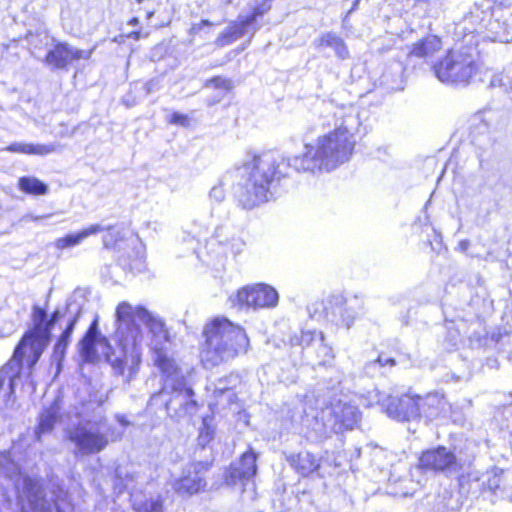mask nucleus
Masks as SVG:
<instances>
[{"label": "nucleus", "mask_w": 512, "mask_h": 512, "mask_svg": "<svg viewBox=\"0 0 512 512\" xmlns=\"http://www.w3.org/2000/svg\"><path fill=\"white\" fill-rule=\"evenodd\" d=\"M339 411L334 412L336 423L343 428H352L358 419V410L350 403H339Z\"/></svg>", "instance_id": "nucleus-29"}, {"label": "nucleus", "mask_w": 512, "mask_h": 512, "mask_svg": "<svg viewBox=\"0 0 512 512\" xmlns=\"http://www.w3.org/2000/svg\"><path fill=\"white\" fill-rule=\"evenodd\" d=\"M97 319H94L91 324L89 325L88 329L86 330L85 334L86 336H89V337H95L97 338L98 336V328H97Z\"/></svg>", "instance_id": "nucleus-43"}, {"label": "nucleus", "mask_w": 512, "mask_h": 512, "mask_svg": "<svg viewBox=\"0 0 512 512\" xmlns=\"http://www.w3.org/2000/svg\"><path fill=\"white\" fill-rule=\"evenodd\" d=\"M114 431V428H110L104 433L85 424H77L70 431L68 438L81 454L92 455L104 450L110 441L119 439V435H115Z\"/></svg>", "instance_id": "nucleus-11"}, {"label": "nucleus", "mask_w": 512, "mask_h": 512, "mask_svg": "<svg viewBox=\"0 0 512 512\" xmlns=\"http://www.w3.org/2000/svg\"><path fill=\"white\" fill-rule=\"evenodd\" d=\"M134 512H164V500L161 496L144 497L133 503Z\"/></svg>", "instance_id": "nucleus-31"}, {"label": "nucleus", "mask_w": 512, "mask_h": 512, "mask_svg": "<svg viewBox=\"0 0 512 512\" xmlns=\"http://www.w3.org/2000/svg\"><path fill=\"white\" fill-rule=\"evenodd\" d=\"M447 49L432 64V71L441 82L451 85H468L481 72V63L473 49Z\"/></svg>", "instance_id": "nucleus-5"}, {"label": "nucleus", "mask_w": 512, "mask_h": 512, "mask_svg": "<svg viewBox=\"0 0 512 512\" xmlns=\"http://www.w3.org/2000/svg\"><path fill=\"white\" fill-rule=\"evenodd\" d=\"M317 46L333 48L336 56L339 59L344 60V59L349 58V50H348L346 43L344 42V40L341 37L337 36L334 33L328 32V33L321 35L317 39Z\"/></svg>", "instance_id": "nucleus-25"}, {"label": "nucleus", "mask_w": 512, "mask_h": 512, "mask_svg": "<svg viewBox=\"0 0 512 512\" xmlns=\"http://www.w3.org/2000/svg\"><path fill=\"white\" fill-rule=\"evenodd\" d=\"M154 352L156 357L154 364L159 370L164 380H174L176 383L172 387L174 391L184 392L185 396L189 398V401L185 404V407L198 408L199 403L193 399L194 391L190 386H186V379L181 374V368L178 366L176 361L168 356L162 348H155Z\"/></svg>", "instance_id": "nucleus-12"}, {"label": "nucleus", "mask_w": 512, "mask_h": 512, "mask_svg": "<svg viewBox=\"0 0 512 512\" xmlns=\"http://www.w3.org/2000/svg\"><path fill=\"white\" fill-rule=\"evenodd\" d=\"M77 321L78 316H73L54 343L53 355L58 357L59 359H62L66 353L67 347L70 344L71 337L77 324Z\"/></svg>", "instance_id": "nucleus-27"}, {"label": "nucleus", "mask_w": 512, "mask_h": 512, "mask_svg": "<svg viewBox=\"0 0 512 512\" xmlns=\"http://www.w3.org/2000/svg\"><path fill=\"white\" fill-rule=\"evenodd\" d=\"M233 307L263 309L275 307L279 296L277 291L270 285L256 283L239 288L229 298Z\"/></svg>", "instance_id": "nucleus-9"}, {"label": "nucleus", "mask_w": 512, "mask_h": 512, "mask_svg": "<svg viewBox=\"0 0 512 512\" xmlns=\"http://www.w3.org/2000/svg\"><path fill=\"white\" fill-rule=\"evenodd\" d=\"M97 319H94L91 324L89 325L88 329L86 330L85 334L86 336H89V337H95L97 338L98 336V328H97Z\"/></svg>", "instance_id": "nucleus-44"}, {"label": "nucleus", "mask_w": 512, "mask_h": 512, "mask_svg": "<svg viewBox=\"0 0 512 512\" xmlns=\"http://www.w3.org/2000/svg\"><path fill=\"white\" fill-rule=\"evenodd\" d=\"M198 345L200 365L214 369L244 356L251 348L246 329L225 316H215L204 324Z\"/></svg>", "instance_id": "nucleus-1"}, {"label": "nucleus", "mask_w": 512, "mask_h": 512, "mask_svg": "<svg viewBox=\"0 0 512 512\" xmlns=\"http://www.w3.org/2000/svg\"><path fill=\"white\" fill-rule=\"evenodd\" d=\"M499 481H500V479L497 476H494L492 479H489L488 480V488L492 492H495L497 489L500 488Z\"/></svg>", "instance_id": "nucleus-45"}, {"label": "nucleus", "mask_w": 512, "mask_h": 512, "mask_svg": "<svg viewBox=\"0 0 512 512\" xmlns=\"http://www.w3.org/2000/svg\"><path fill=\"white\" fill-rule=\"evenodd\" d=\"M153 14H154L153 11L147 12V15H146L147 19H150L153 16Z\"/></svg>", "instance_id": "nucleus-47"}, {"label": "nucleus", "mask_w": 512, "mask_h": 512, "mask_svg": "<svg viewBox=\"0 0 512 512\" xmlns=\"http://www.w3.org/2000/svg\"><path fill=\"white\" fill-rule=\"evenodd\" d=\"M416 469L423 474H449L463 470L457 455L444 445L423 449L417 456Z\"/></svg>", "instance_id": "nucleus-8"}, {"label": "nucleus", "mask_w": 512, "mask_h": 512, "mask_svg": "<svg viewBox=\"0 0 512 512\" xmlns=\"http://www.w3.org/2000/svg\"><path fill=\"white\" fill-rule=\"evenodd\" d=\"M101 232H105L102 237L103 248L106 250H116L123 240L121 233L116 231L113 225L103 227Z\"/></svg>", "instance_id": "nucleus-32"}, {"label": "nucleus", "mask_w": 512, "mask_h": 512, "mask_svg": "<svg viewBox=\"0 0 512 512\" xmlns=\"http://www.w3.org/2000/svg\"><path fill=\"white\" fill-rule=\"evenodd\" d=\"M279 162L266 154H252L238 170H243L244 180L234 186L233 197L242 209H253L268 200L270 189L284 176Z\"/></svg>", "instance_id": "nucleus-2"}, {"label": "nucleus", "mask_w": 512, "mask_h": 512, "mask_svg": "<svg viewBox=\"0 0 512 512\" xmlns=\"http://www.w3.org/2000/svg\"><path fill=\"white\" fill-rule=\"evenodd\" d=\"M308 357L314 359L317 365L326 367L333 363L335 353L333 347L325 341V336L323 335Z\"/></svg>", "instance_id": "nucleus-26"}, {"label": "nucleus", "mask_w": 512, "mask_h": 512, "mask_svg": "<svg viewBox=\"0 0 512 512\" xmlns=\"http://www.w3.org/2000/svg\"><path fill=\"white\" fill-rule=\"evenodd\" d=\"M204 86L212 88L214 90H220L226 93H230L234 88V83L230 78L216 75L204 82Z\"/></svg>", "instance_id": "nucleus-33"}, {"label": "nucleus", "mask_w": 512, "mask_h": 512, "mask_svg": "<svg viewBox=\"0 0 512 512\" xmlns=\"http://www.w3.org/2000/svg\"><path fill=\"white\" fill-rule=\"evenodd\" d=\"M19 189L30 195H45L48 192L47 185L36 177L23 176L18 181Z\"/></svg>", "instance_id": "nucleus-30"}, {"label": "nucleus", "mask_w": 512, "mask_h": 512, "mask_svg": "<svg viewBox=\"0 0 512 512\" xmlns=\"http://www.w3.org/2000/svg\"><path fill=\"white\" fill-rule=\"evenodd\" d=\"M346 299L343 295H332L327 300V306L325 307V310H331L334 312L335 308H341L342 306H345Z\"/></svg>", "instance_id": "nucleus-38"}, {"label": "nucleus", "mask_w": 512, "mask_h": 512, "mask_svg": "<svg viewBox=\"0 0 512 512\" xmlns=\"http://www.w3.org/2000/svg\"><path fill=\"white\" fill-rule=\"evenodd\" d=\"M137 316L140 317L146 325L148 332L153 339L161 342H171L172 337L163 319L151 314L144 306H136Z\"/></svg>", "instance_id": "nucleus-18"}, {"label": "nucleus", "mask_w": 512, "mask_h": 512, "mask_svg": "<svg viewBox=\"0 0 512 512\" xmlns=\"http://www.w3.org/2000/svg\"><path fill=\"white\" fill-rule=\"evenodd\" d=\"M214 433V429L211 425L207 424L205 420L203 421V425L200 430L199 437L204 438L206 442H209L212 439Z\"/></svg>", "instance_id": "nucleus-41"}, {"label": "nucleus", "mask_w": 512, "mask_h": 512, "mask_svg": "<svg viewBox=\"0 0 512 512\" xmlns=\"http://www.w3.org/2000/svg\"><path fill=\"white\" fill-rule=\"evenodd\" d=\"M103 230V227L99 224H91L84 227L76 233H68L63 237L57 238L54 241V246L57 250L63 251L65 249L73 248L80 245L84 239L91 235H96Z\"/></svg>", "instance_id": "nucleus-20"}, {"label": "nucleus", "mask_w": 512, "mask_h": 512, "mask_svg": "<svg viewBox=\"0 0 512 512\" xmlns=\"http://www.w3.org/2000/svg\"><path fill=\"white\" fill-rule=\"evenodd\" d=\"M322 336V331L302 329L290 337L289 344L292 347H300L309 356Z\"/></svg>", "instance_id": "nucleus-23"}, {"label": "nucleus", "mask_w": 512, "mask_h": 512, "mask_svg": "<svg viewBox=\"0 0 512 512\" xmlns=\"http://www.w3.org/2000/svg\"><path fill=\"white\" fill-rule=\"evenodd\" d=\"M96 339L95 337L83 335L79 341L80 351L83 356L88 357L94 352Z\"/></svg>", "instance_id": "nucleus-36"}, {"label": "nucleus", "mask_w": 512, "mask_h": 512, "mask_svg": "<svg viewBox=\"0 0 512 512\" xmlns=\"http://www.w3.org/2000/svg\"><path fill=\"white\" fill-rule=\"evenodd\" d=\"M30 349L27 347L25 348V354L21 359H16L14 357V353L12 354L10 360L7 362V366H10L11 364H15L18 369H21L23 365H26L27 368L32 371L37 363L31 364V357H30Z\"/></svg>", "instance_id": "nucleus-35"}, {"label": "nucleus", "mask_w": 512, "mask_h": 512, "mask_svg": "<svg viewBox=\"0 0 512 512\" xmlns=\"http://www.w3.org/2000/svg\"><path fill=\"white\" fill-rule=\"evenodd\" d=\"M445 406L444 395L436 392L417 394V420L424 418L428 422L433 421L444 414Z\"/></svg>", "instance_id": "nucleus-16"}, {"label": "nucleus", "mask_w": 512, "mask_h": 512, "mask_svg": "<svg viewBox=\"0 0 512 512\" xmlns=\"http://www.w3.org/2000/svg\"><path fill=\"white\" fill-rule=\"evenodd\" d=\"M443 48L442 38L435 34H427L414 42L407 53V58H419L429 61Z\"/></svg>", "instance_id": "nucleus-17"}, {"label": "nucleus", "mask_w": 512, "mask_h": 512, "mask_svg": "<svg viewBox=\"0 0 512 512\" xmlns=\"http://www.w3.org/2000/svg\"><path fill=\"white\" fill-rule=\"evenodd\" d=\"M206 482L202 477L184 475L173 483V490L180 496H193L205 490Z\"/></svg>", "instance_id": "nucleus-22"}, {"label": "nucleus", "mask_w": 512, "mask_h": 512, "mask_svg": "<svg viewBox=\"0 0 512 512\" xmlns=\"http://www.w3.org/2000/svg\"><path fill=\"white\" fill-rule=\"evenodd\" d=\"M47 318L46 310L39 306L32 308V327L24 332L14 348V357L21 359L25 354V348L30 349L31 364L37 363L45 350L42 341V329Z\"/></svg>", "instance_id": "nucleus-10"}, {"label": "nucleus", "mask_w": 512, "mask_h": 512, "mask_svg": "<svg viewBox=\"0 0 512 512\" xmlns=\"http://www.w3.org/2000/svg\"><path fill=\"white\" fill-rule=\"evenodd\" d=\"M356 141L347 127L339 126L319 136L316 148L305 145V152L294 160L301 163L298 170L331 172L348 162L355 152Z\"/></svg>", "instance_id": "nucleus-3"}, {"label": "nucleus", "mask_w": 512, "mask_h": 512, "mask_svg": "<svg viewBox=\"0 0 512 512\" xmlns=\"http://www.w3.org/2000/svg\"><path fill=\"white\" fill-rule=\"evenodd\" d=\"M142 328L132 325L123 336L116 338V345L120 349L121 357H112L106 354V360L118 375L126 372L130 377L136 375L141 365Z\"/></svg>", "instance_id": "nucleus-6"}, {"label": "nucleus", "mask_w": 512, "mask_h": 512, "mask_svg": "<svg viewBox=\"0 0 512 512\" xmlns=\"http://www.w3.org/2000/svg\"><path fill=\"white\" fill-rule=\"evenodd\" d=\"M148 36H149V32L143 31L142 29H140V30L131 31V32L125 34L123 37L127 38V39H133L135 41H138V40H140L142 38H146Z\"/></svg>", "instance_id": "nucleus-42"}, {"label": "nucleus", "mask_w": 512, "mask_h": 512, "mask_svg": "<svg viewBox=\"0 0 512 512\" xmlns=\"http://www.w3.org/2000/svg\"><path fill=\"white\" fill-rule=\"evenodd\" d=\"M60 312L58 310H55L51 313L50 318L45 322L43 329H42V341L43 344H45V348L47 347L50 339H51V331L53 324L59 319Z\"/></svg>", "instance_id": "nucleus-34"}, {"label": "nucleus", "mask_w": 512, "mask_h": 512, "mask_svg": "<svg viewBox=\"0 0 512 512\" xmlns=\"http://www.w3.org/2000/svg\"><path fill=\"white\" fill-rule=\"evenodd\" d=\"M136 315V307L133 308L130 303L126 301H121L118 303L115 309V318L116 322L118 323L116 329V338L118 336H123L128 331V328H130L132 325H136L141 328V325L135 320Z\"/></svg>", "instance_id": "nucleus-21"}, {"label": "nucleus", "mask_w": 512, "mask_h": 512, "mask_svg": "<svg viewBox=\"0 0 512 512\" xmlns=\"http://www.w3.org/2000/svg\"><path fill=\"white\" fill-rule=\"evenodd\" d=\"M59 415L55 407L45 408L39 415L38 423L35 429L37 439H40L43 434L51 432L57 421Z\"/></svg>", "instance_id": "nucleus-28"}, {"label": "nucleus", "mask_w": 512, "mask_h": 512, "mask_svg": "<svg viewBox=\"0 0 512 512\" xmlns=\"http://www.w3.org/2000/svg\"><path fill=\"white\" fill-rule=\"evenodd\" d=\"M213 23L207 19H202L198 23H194L189 28V35L192 37L199 36L204 28L212 27Z\"/></svg>", "instance_id": "nucleus-39"}, {"label": "nucleus", "mask_w": 512, "mask_h": 512, "mask_svg": "<svg viewBox=\"0 0 512 512\" xmlns=\"http://www.w3.org/2000/svg\"><path fill=\"white\" fill-rule=\"evenodd\" d=\"M385 413L399 422L417 420V394L407 391L401 395H388L383 403Z\"/></svg>", "instance_id": "nucleus-13"}, {"label": "nucleus", "mask_w": 512, "mask_h": 512, "mask_svg": "<svg viewBox=\"0 0 512 512\" xmlns=\"http://www.w3.org/2000/svg\"><path fill=\"white\" fill-rule=\"evenodd\" d=\"M91 50L73 49L66 42H57L44 56V63L53 69L67 70L68 67L81 59H89Z\"/></svg>", "instance_id": "nucleus-14"}, {"label": "nucleus", "mask_w": 512, "mask_h": 512, "mask_svg": "<svg viewBox=\"0 0 512 512\" xmlns=\"http://www.w3.org/2000/svg\"><path fill=\"white\" fill-rule=\"evenodd\" d=\"M167 122L170 125L187 127L190 124V118L186 114L175 111L169 115Z\"/></svg>", "instance_id": "nucleus-37"}, {"label": "nucleus", "mask_w": 512, "mask_h": 512, "mask_svg": "<svg viewBox=\"0 0 512 512\" xmlns=\"http://www.w3.org/2000/svg\"><path fill=\"white\" fill-rule=\"evenodd\" d=\"M375 363H377L380 367H394L396 365V360L393 357H388L385 354L380 353L375 359Z\"/></svg>", "instance_id": "nucleus-40"}, {"label": "nucleus", "mask_w": 512, "mask_h": 512, "mask_svg": "<svg viewBox=\"0 0 512 512\" xmlns=\"http://www.w3.org/2000/svg\"><path fill=\"white\" fill-rule=\"evenodd\" d=\"M286 461L301 478H311L318 475L322 466V458L308 450L291 453L286 457Z\"/></svg>", "instance_id": "nucleus-15"}, {"label": "nucleus", "mask_w": 512, "mask_h": 512, "mask_svg": "<svg viewBox=\"0 0 512 512\" xmlns=\"http://www.w3.org/2000/svg\"><path fill=\"white\" fill-rule=\"evenodd\" d=\"M257 456L249 449L245 451L239 458L237 465L230 469V477L235 481L248 480L255 476L257 472Z\"/></svg>", "instance_id": "nucleus-19"}, {"label": "nucleus", "mask_w": 512, "mask_h": 512, "mask_svg": "<svg viewBox=\"0 0 512 512\" xmlns=\"http://www.w3.org/2000/svg\"><path fill=\"white\" fill-rule=\"evenodd\" d=\"M7 478L12 481L18 512H63L61 502L65 497H48L41 477L29 475L18 469L15 477L9 474Z\"/></svg>", "instance_id": "nucleus-4"}, {"label": "nucleus", "mask_w": 512, "mask_h": 512, "mask_svg": "<svg viewBox=\"0 0 512 512\" xmlns=\"http://www.w3.org/2000/svg\"><path fill=\"white\" fill-rule=\"evenodd\" d=\"M272 2L273 0H254L249 12L232 21L218 35L215 44L224 47L241 38L249 29L257 30L260 27L259 20L271 11Z\"/></svg>", "instance_id": "nucleus-7"}, {"label": "nucleus", "mask_w": 512, "mask_h": 512, "mask_svg": "<svg viewBox=\"0 0 512 512\" xmlns=\"http://www.w3.org/2000/svg\"><path fill=\"white\" fill-rule=\"evenodd\" d=\"M5 149L12 153L46 156L48 154L54 153L57 150V146L54 144L12 143L8 145Z\"/></svg>", "instance_id": "nucleus-24"}, {"label": "nucleus", "mask_w": 512, "mask_h": 512, "mask_svg": "<svg viewBox=\"0 0 512 512\" xmlns=\"http://www.w3.org/2000/svg\"><path fill=\"white\" fill-rule=\"evenodd\" d=\"M139 18L138 17H132L128 20V24L131 26H136L139 24Z\"/></svg>", "instance_id": "nucleus-46"}]
</instances>
